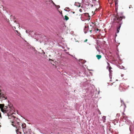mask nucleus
Returning <instances> with one entry per match:
<instances>
[{
  "label": "nucleus",
  "mask_w": 134,
  "mask_h": 134,
  "mask_svg": "<svg viewBox=\"0 0 134 134\" xmlns=\"http://www.w3.org/2000/svg\"><path fill=\"white\" fill-rule=\"evenodd\" d=\"M83 31L85 34H86L89 32V26L88 25L86 24L85 26Z\"/></svg>",
  "instance_id": "4"
},
{
  "label": "nucleus",
  "mask_w": 134,
  "mask_h": 134,
  "mask_svg": "<svg viewBox=\"0 0 134 134\" xmlns=\"http://www.w3.org/2000/svg\"><path fill=\"white\" fill-rule=\"evenodd\" d=\"M43 54H45V52H43Z\"/></svg>",
  "instance_id": "34"
},
{
  "label": "nucleus",
  "mask_w": 134,
  "mask_h": 134,
  "mask_svg": "<svg viewBox=\"0 0 134 134\" xmlns=\"http://www.w3.org/2000/svg\"><path fill=\"white\" fill-rule=\"evenodd\" d=\"M16 32L18 33V31L16 30Z\"/></svg>",
  "instance_id": "35"
},
{
  "label": "nucleus",
  "mask_w": 134,
  "mask_h": 134,
  "mask_svg": "<svg viewBox=\"0 0 134 134\" xmlns=\"http://www.w3.org/2000/svg\"><path fill=\"white\" fill-rule=\"evenodd\" d=\"M86 62V61L84 60H83V62H82L81 63L83 64H84V63H85Z\"/></svg>",
  "instance_id": "19"
},
{
  "label": "nucleus",
  "mask_w": 134,
  "mask_h": 134,
  "mask_svg": "<svg viewBox=\"0 0 134 134\" xmlns=\"http://www.w3.org/2000/svg\"><path fill=\"white\" fill-rule=\"evenodd\" d=\"M0 99H2V100H5L7 99L6 97H5L4 96H3V95H0Z\"/></svg>",
  "instance_id": "8"
},
{
  "label": "nucleus",
  "mask_w": 134,
  "mask_h": 134,
  "mask_svg": "<svg viewBox=\"0 0 134 134\" xmlns=\"http://www.w3.org/2000/svg\"><path fill=\"white\" fill-rule=\"evenodd\" d=\"M99 91L98 93L99 94Z\"/></svg>",
  "instance_id": "42"
},
{
  "label": "nucleus",
  "mask_w": 134,
  "mask_h": 134,
  "mask_svg": "<svg viewBox=\"0 0 134 134\" xmlns=\"http://www.w3.org/2000/svg\"><path fill=\"white\" fill-rule=\"evenodd\" d=\"M89 24L90 25L91 27V30H90V31L91 32H91L93 30H92L93 29V28L95 26V24L92 22H91L89 23Z\"/></svg>",
  "instance_id": "5"
},
{
  "label": "nucleus",
  "mask_w": 134,
  "mask_h": 134,
  "mask_svg": "<svg viewBox=\"0 0 134 134\" xmlns=\"http://www.w3.org/2000/svg\"><path fill=\"white\" fill-rule=\"evenodd\" d=\"M101 114V113L100 112L99 113V114Z\"/></svg>",
  "instance_id": "39"
},
{
  "label": "nucleus",
  "mask_w": 134,
  "mask_h": 134,
  "mask_svg": "<svg viewBox=\"0 0 134 134\" xmlns=\"http://www.w3.org/2000/svg\"><path fill=\"white\" fill-rule=\"evenodd\" d=\"M64 10L65 11H67V12H69V11H68V10H66L65 9H64Z\"/></svg>",
  "instance_id": "26"
},
{
  "label": "nucleus",
  "mask_w": 134,
  "mask_h": 134,
  "mask_svg": "<svg viewBox=\"0 0 134 134\" xmlns=\"http://www.w3.org/2000/svg\"><path fill=\"white\" fill-rule=\"evenodd\" d=\"M131 6V5H130V7H129V8H130Z\"/></svg>",
  "instance_id": "32"
},
{
  "label": "nucleus",
  "mask_w": 134,
  "mask_h": 134,
  "mask_svg": "<svg viewBox=\"0 0 134 134\" xmlns=\"http://www.w3.org/2000/svg\"><path fill=\"white\" fill-rule=\"evenodd\" d=\"M52 2L53 3V5H54L56 7H58V8H57V9H58L60 7V6L59 5H56L52 1Z\"/></svg>",
  "instance_id": "9"
},
{
  "label": "nucleus",
  "mask_w": 134,
  "mask_h": 134,
  "mask_svg": "<svg viewBox=\"0 0 134 134\" xmlns=\"http://www.w3.org/2000/svg\"><path fill=\"white\" fill-rule=\"evenodd\" d=\"M96 57L98 59H99L101 58V56L100 55H96Z\"/></svg>",
  "instance_id": "11"
},
{
  "label": "nucleus",
  "mask_w": 134,
  "mask_h": 134,
  "mask_svg": "<svg viewBox=\"0 0 134 134\" xmlns=\"http://www.w3.org/2000/svg\"><path fill=\"white\" fill-rule=\"evenodd\" d=\"M112 69V68L110 67L109 69V76L110 79H111L112 78V71L111 70V69Z\"/></svg>",
  "instance_id": "6"
},
{
  "label": "nucleus",
  "mask_w": 134,
  "mask_h": 134,
  "mask_svg": "<svg viewBox=\"0 0 134 134\" xmlns=\"http://www.w3.org/2000/svg\"><path fill=\"white\" fill-rule=\"evenodd\" d=\"M10 116L11 117V120L13 121L12 122V125L16 127L17 129L16 130L17 134H18V132L21 134L22 131L24 132V129L26 127V124L25 123L22 124L21 122H19V119L15 116L12 115Z\"/></svg>",
  "instance_id": "1"
},
{
  "label": "nucleus",
  "mask_w": 134,
  "mask_h": 134,
  "mask_svg": "<svg viewBox=\"0 0 134 134\" xmlns=\"http://www.w3.org/2000/svg\"><path fill=\"white\" fill-rule=\"evenodd\" d=\"M118 81V80H116V81Z\"/></svg>",
  "instance_id": "43"
},
{
  "label": "nucleus",
  "mask_w": 134,
  "mask_h": 134,
  "mask_svg": "<svg viewBox=\"0 0 134 134\" xmlns=\"http://www.w3.org/2000/svg\"><path fill=\"white\" fill-rule=\"evenodd\" d=\"M72 13H73V14H74V13H75V12H72Z\"/></svg>",
  "instance_id": "33"
},
{
  "label": "nucleus",
  "mask_w": 134,
  "mask_h": 134,
  "mask_svg": "<svg viewBox=\"0 0 134 134\" xmlns=\"http://www.w3.org/2000/svg\"><path fill=\"white\" fill-rule=\"evenodd\" d=\"M94 31H95L96 32H97L98 31H99V29H96L95 28H94Z\"/></svg>",
  "instance_id": "15"
},
{
  "label": "nucleus",
  "mask_w": 134,
  "mask_h": 134,
  "mask_svg": "<svg viewBox=\"0 0 134 134\" xmlns=\"http://www.w3.org/2000/svg\"><path fill=\"white\" fill-rule=\"evenodd\" d=\"M2 95V94H1V93H0V95Z\"/></svg>",
  "instance_id": "38"
},
{
  "label": "nucleus",
  "mask_w": 134,
  "mask_h": 134,
  "mask_svg": "<svg viewBox=\"0 0 134 134\" xmlns=\"http://www.w3.org/2000/svg\"><path fill=\"white\" fill-rule=\"evenodd\" d=\"M123 115H125V114L124 113H123Z\"/></svg>",
  "instance_id": "40"
},
{
  "label": "nucleus",
  "mask_w": 134,
  "mask_h": 134,
  "mask_svg": "<svg viewBox=\"0 0 134 134\" xmlns=\"http://www.w3.org/2000/svg\"><path fill=\"white\" fill-rule=\"evenodd\" d=\"M2 110V111L3 112L2 110Z\"/></svg>",
  "instance_id": "45"
},
{
  "label": "nucleus",
  "mask_w": 134,
  "mask_h": 134,
  "mask_svg": "<svg viewBox=\"0 0 134 134\" xmlns=\"http://www.w3.org/2000/svg\"><path fill=\"white\" fill-rule=\"evenodd\" d=\"M89 14L88 13H85L81 15V18L82 21H85L88 20V17L89 16Z\"/></svg>",
  "instance_id": "2"
},
{
  "label": "nucleus",
  "mask_w": 134,
  "mask_h": 134,
  "mask_svg": "<svg viewBox=\"0 0 134 134\" xmlns=\"http://www.w3.org/2000/svg\"><path fill=\"white\" fill-rule=\"evenodd\" d=\"M79 11L81 12L82 11V10L81 9H80L79 10Z\"/></svg>",
  "instance_id": "22"
},
{
  "label": "nucleus",
  "mask_w": 134,
  "mask_h": 134,
  "mask_svg": "<svg viewBox=\"0 0 134 134\" xmlns=\"http://www.w3.org/2000/svg\"><path fill=\"white\" fill-rule=\"evenodd\" d=\"M117 23L119 24V25L118 27L117 28V29H118L119 30L120 29V28L121 27V24H122V22H117Z\"/></svg>",
  "instance_id": "7"
},
{
  "label": "nucleus",
  "mask_w": 134,
  "mask_h": 134,
  "mask_svg": "<svg viewBox=\"0 0 134 134\" xmlns=\"http://www.w3.org/2000/svg\"><path fill=\"white\" fill-rule=\"evenodd\" d=\"M124 19L125 18V17L124 16H120L119 17H115L113 19V21L114 22H122V18Z\"/></svg>",
  "instance_id": "3"
},
{
  "label": "nucleus",
  "mask_w": 134,
  "mask_h": 134,
  "mask_svg": "<svg viewBox=\"0 0 134 134\" xmlns=\"http://www.w3.org/2000/svg\"><path fill=\"white\" fill-rule=\"evenodd\" d=\"M120 88H119V89H120Z\"/></svg>",
  "instance_id": "44"
},
{
  "label": "nucleus",
  "mask_w": 134,
  "mask_h": 134,
  "mask_svg": "<svg viewBox=\"0 0 134 134\" xmlns=\"http://www.w3.org/2000/svg\"><path fill=\"white\" fill-rule=\"evenodd\" d=\"M96 49H97V50L99 52V47H96Z\"/></svg>",
  "instance_id": "18"
},
{
  "label": "nucleus",
  "mask_w": 134,
  "mask_h": 134,
  "mask_svg": "<svg viewBox=\"0 0 134 134\" xmlns=\"http://www.w3.org/2000/svg\"><path fill=\"white\" fill-rule=\"evenodd\" d=\"M60 14H61V15L62 16H63L62 15V11H61V13H60Z\"/></svg>",
  "instance_id": "29"
},
{
  "label": "nucleus",
  "mask_w": 134,
  "mask_h": 134,
  "mask_svg": "<svg viewBox=\"0 0 134 134\" xmlns=\"http://www.w3.org/2000/svg\"><path fill=\"white\" fill-rule=\"evenodd\" d=\"M118 2H115V5H116V6L117 5H118Z\"/></svg>",
  "instance_id": "21"
},
{
  "label": "nucleus",
  "mask_w": 134,
  "mask_h": 134,
  "mask_svg": "<svg viewBox=\"0 0 134 134\" xmlns=\"http://www.w3.org/2000/svg\"><path fill=\"white\" fill-rule=\"evenodd\" d=\"M82 2H84V0H82Z\"/></svg>",
  "instance_id": "31"
},
{
  "label": "nucleus",
  "mask_w": 134,
  "mask_h": 134,
  "mask_svg": "<svg viewBox=\"0 0 134 134\" xmlns=\"http://www.w3.org/2000/svg\"><path fill=\"white\" fill-rule=\"evenodd\" d=\"M121 105H122V104H123L124 105L125 107V108L126 107V105L124 103V101L123 100H122L121 99Z\"/></svg>",
  "instance_id": "12"
},
{
  "label": "nucleus",
  "mask_w": 134,
  "mask_h": 134,
  "mask_svg": "<svg viewBox=\"0 0 134 134\" xmlns=\"http://www.w3.org/2000/svg\"><path fill=\"white\" fill-rule=\"evenodd\" d=\"M117 57L119 59V58H120V57H119V55H118V57Z\"/></svg>",
  "instance_id": "25"
},
{
  "label": "nucleus",
  "mask_w": 134,
  "mask_h": 134,
  "mask_svg": "<svg viewBox=\"0 0 134 134\" xmlns=\"http://www.w3.org/2000/svg\"><path fill=\"white\" fill-rule=\"evenodd\" d=\"M106 118V117L105 116H103L102 117V121L103 122H105Z\"/></svg>",
  "instance_id": "10"
},
{
  "label": "nucleus",
  "mask_w": 134,
  "mask_h": 134,
  "mask_svg": "<svg viewBox=\"0 0 134 134\" xmlns=\"http://www.w3.org/2000/svg\"><path fill=\"white\" fill-rule=\"evenodd\" d=\"M66 8L68 9H69V8L68 7H67Z\"/></svg>",
  "instance_id": "37"
},
{
  "label": "nucleus",
  "mask_w": 134,
  "mask_h": 134,
  "mask_svg": "<svg viewBox=\"0 0 134 134\" xmlns=\"http://www.w3.org/2000/svg\"><path fill=\"white\" fill-rule=\"evenodd\" d=\"M24 134H25V132H24Z\"/></svg>",
  "instance_id": "41"
},
{
  "label": "nucleus",
  "mask_w": 134,
  "mask_h": 134,
  "mask_svg": "<svg viewBox=\"0 0 134 134\" xmlns=\"http://www.w3.org/2000/svg\"><path fill=\"white\" fill-rule=\"evenodd\" d=\"M121 15H122V14H123V13L122 12H121Z\"/></svg>",
  "instance_id": "28"
},
{
  "label": "nucleus",
  "mask_w": 134,
  "mask_h": 134,
  "mask_svg": "<svg viewBox=\"0 0 134 134\" xmlns=\"http://www.w3.org/2000/svg\"><path fill=\"white\" fill-rule=\"evenodd\" d=\"M26 32L27 33H29V32L27 30H26Z\"/></svg>",
  "instance_id": "23"
},
{
  "label": "nucleus",
  "mask_w": 134,
  "mask_h": 134,
  "mask_svg": "<svg viewBox=\"0 0 134 134\" xmlns=\"http://www.w3.org/2000/svg\"><path fill=\"white\" fill-rule=\"evenodd\" d=\"M69 18H68V17L66 16H65V18H64V20H68Z\"/></svg>",
  "instance_id": "14"
},
{
  "label": "nucleus",
  "mask_w": 134,
  "mask_h": 134,
  "mask_svg": "<svg viewBox=\"0 0 134 134\" xmlns=\"http://www.w3.org/2000/svg\"><path fill=\"white\" fill-rule=\"evenodd\" d=\"M117 36V35L116 34L115 35V37H116Z\"/></svg>",
  "instance_id": "27"
},
{
  "label": "nucleus",
  "mask_w": 134,
  "mask_h": 134,
  "mask_svg": "<svg viewBox=\"0 0 134 134\" xmlns=\"http://www.w3.org/2000/svg\"><path fill=\"white\" fill-rule=\"evenodd\" d=\"M4 105L3 104H0V109H2L3 108Z\"/></svg>",
  "instance_id": "13"
},
{
  "label": "nucleus",
  "mask_w": 134,
  "mask_h": 134,
  "mask_svg": "<svg viewBox=\"0 0 134 134\" xmlns=\"http://www.w3.org/2000/svg\"><path fill=\"white\" fill-rule=\"evenodd\" d=\"M124 76V74H121V76L122 77H123Z\"/></svg>",
  "instance_id": "24"
},
{
  "label": "nucleus",
  "mask_w": 134,
  "mask_h": 134,
  "mask_svg": "<svg viewBox=\"0 0 134 134\" xmlns=\"http://www.w3.org/2000/svg\"><path fill=\"white\" fill-rule=\"evenodd\" d=\"M107 131V134H109V133L108 132H110L111 133V132H110V130H108Z\"/></svg>",
  "instance_id": "17"
},
{
  "label": "nucleus",
  "mask_w": 134,
  "mask_h": 134,
  "mask_svg": "<svg viewBox=\"0 0 134 134\" xmlns=\"http://www.w3.org/2000/svg\"><path fill=\"white\" fill-rule=\"evenodd\" d=\"M118 115H119V114H117V116H118Z\"/></svg>",
  "instance_id": "36"
},
{
  "label": "nucleus",
  "mask_w": 134,
  "mask_h": 134,
  "mask_svg": "<svg viewBox=\"0 0 134 134\" xmlns=\"http://www.w3.org/2000/svg\"><path fill=\"white\" fill-rule=\"evenodd\" d=\"M92 6V7H93V5L91 4H90Z\"/></svg>",
  "instance_id": "30"
},
{
  "label": "nucleus",
  "mask_w": 134,
  "mask_h": 134,
  "mask_svg": "<svg viewBox=\"0 0 134 134\" xmlns=\"http://www.w3.org/2000/svg\"><path fill=\"white\" fill-rule=\"evenodd\" d=\"M119 30L118 29H117V31H116V33H119Z\"/></svg>",
  "instance_id": "20"
},
{
  "label": "nucleus",
  "mask_w": 134,
  "mask_h": 134,
  "mask_svg": "<svg viewBox=\"0 0 134 134\" xmlns=\"http://www.w3.org/2000/svg\"><path fill=\"white\" fill-rule=\"evenodd\" d=\"M107 63L108 65V66L107 67V69H108V68L109 66H110V65L109 63L108 62H107Z\"/></svg>",
  "instance_id": "16"
}]
</instances>
